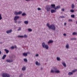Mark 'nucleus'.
<instances>
[{"mask_svg": "<svg viewBox=\"0 0 77 77\" xmlns=\"http://www.w3.org/2000/svg\"><path fill=\"white\" fill-rule=\"evenodd\" d=\"M13 62V58H12L11 60H10V62Z\"/></svg>", "mask_w": 77, "mask_h": 77, "instance_id": "39", "label": "nucleus"}, {"mask_svg": "<svg viewBox=\"0 0 77 77\" xmlns=\"http://www.w3.org/2000/svg\"><path fill=\"white\" fill-rule=\"evenodd\" d=\"M51 6L52 8L55 9V8H56V5L55 4H51Z\"/></svg>", "mask_w": 77, "mask_h": 77, "instance_id": "8", "label": "nucleus"}, {"mask_svg": "<svg viewBox=\"0 0 77 77\" xmlns=\"http://www.w3.org/2000/svg\"><path fill=\"white\" fill-rule=\"evenodd\" d=\"M71 16L72 18H75V15L74 14L71 15Z\"/></svg>", "mask_w": 77, "mask_h": 77, "instance_id": "29", "label": "nucleus"}, {"mask_svg": "<svg viewBox=\"0 0 77 77\" xmlns=\"http://www.w3.org/2000/svg\"><path fill=\"white\" fill-rule=\"evenodd\" d=\"M0 44H2V42H0Z\"/></svg>", "mask_w": 77, "mask_h": 77, "instance_id": "54", "label": "nucleus"}, {"mask_svg": "<svg viewBox=\"0 0 77 77\" xmlns=\"http://www.w3.org/2000/svg\"><path fill=\"white\" fill-rule=\"evenodd\" d=\"M11 48L12 50H14V46H12L11 47Z\"/></svg>", "mask_w": 77, "mask_h": 77, "instance_id": "38", "label": "nucleus"}, {"mask_svg": "<svg viewBox=\"0 0 77 77\" xmlns=\"http://www.w3.org/2000/svg\"><path fill=\"white\" fill-rule=\"evenodd\" d=\"M38 10V11H40V10H41V8H38L37 9Z\"/></svg>", "mask_w": 77, "mask_h": 77, "instance_id": "40", "label": "nucleus"}, {"mask_svg": "<svg viewBox=\"0 0 77 77\" xmlns=\"http://www.w3.org/2000/svg\"><path fill=\"white\" fill-rule=\"evenodd\" d=\"M14 14L15 15H18V12H17V11H15L14 13Z\"/></svg>", "mask_w": 77, "mask_h": 77, "instance_id": "19", "label": "nucleus"}, {"mask_svg": "<svg viewBox=\"0 0 77 77\" xmlns=\"http://www.w3.org/2000/svg\"><path fill=\"white\" fill-rule=\"evenodd\" d=\"M21 21H18V24H20V23H21Z\"/></svg>", "mask_w": 77, "mask_h": 77, "instance_id": "45", "label": "nucleus"}, {"mask_svg": "<svg viewBox=\"0 0 77 77\" xmlns=\"http://www.w3.org/2000/svg\"><path fill=\"white\" fill-rule=\"evenodd\" d=\"M7 33H10V30L7 31L6 32Z\"/></svg>", "mask_w": 77, "mask_h": 77, "instance_id": "31", "label": "nucleus"}, {"mask_svg": "<svg viewBox=\"0 0 77 77\" xmlns=\"http://www.w3.org/2000/svg\"><path fill=\"white\" fill-rule=\"evenodd\" d=\"M42 46L43 48H46L47 50L48 49V46L47 45H46L45 43H42Z\"/></svg>", "mask_w": 77, "mask_h": 77, "instance_id": "2", "label": "nucleus"}, {"mask_svg": "<svg viewBox=\"0 0 77 77\" xmlns=\"http://www.w3.org/2000/svg\"><path fill=\"white\" fill-rule=\"evenodd\" d=\"M64 26H66V23H64Z\"/></svg>", "mask_w": 77, "mask_h": 77, "instance_id": "47", "label": "nucleus"}, {"mask_svg": "<svg viewBox=\"0 0 77 77\" xmlns=\"http://www.w3.org/2000/svg\"><path fill=\"white\" fill-rule=\"evenodd\" d=\"M60 6H57L55 8V10H56L57 9H60Z\"/></svg>", "mask_w": 77, "mask_h": 77, "instance_id": "12", "label": "nucleus"}, {"mask_svg": "<svg viewBox=\"0 0 77 77\" xmlns=\"http://www.w3.org/2000/svg\"><path fill=\"white\" fill-rule=\"evenodd\" d=\"M76 60H77V59H76Z\"/></svg>", "mask_w": 77, "mask_h": 77, "instance_id": "57", "label": "nucleus"}, {"mask_svg": "<svg viewBox=\"0 0 77 77\" xmlns=\"http://www.w3.org/2000/svg\"><path fill=\"white\" fill-rule=\"evenodd\" d=\"M28 30L29 32H32V29H28Z\"/></svg>", "mask_w": 77, "mask_h": 77, "instance_id": "33", "label": "nucleus"}, {"mask_svg": "<svg viewBox=\"0 0 77 77\" xmlns=\"http://www.w3.org/2000/svg\"><path fill=\"white\" fill-rule=\"evenodd\" d=\"M73 74V72H69L68 74L69 75H72Z\"/></svg>", "mask_w": 77, "mask_h": 77, "instance_id": "14", "label": "nucleus"}, {"mask_svg": "<svg viewBox=\"0 0 77 77\" xmlns=\"http://www.w3.org/2000/svg\"><path fill=\"white\" fill-rule=\"evenodd\" d=\"M20 18V17L19 16H16L14 17V20H17V19H18Z\"/></svg>", "mask_w": 77, "mask_h": 77, "instance_id": "7", "label": "nucleus"}, {"mask_svg": "<svg viewBox=\"0 0 77 77\" xmlns=\"http://www.w3.org/2000/svg\"><path fill=\"white\" fill-rule=\"evenodd\" d=\"M6 57V55H4L2 57V59H5V57Z\"/></svg>", "mask_w": 77, "mask_h": 77, "instance_id": "18", "label": "nucleus"}, {"mask_svg": "<svg viewBox=\"0 0 77 77\" xmlns=\"http://www.w3.org/2000/svg\"><path fill=\"white\" fill-rule=\"evenodd\" d=\"M70 12H72V13L73 12H74V10H72V9L71 10H70Z\"/></svg>", "mask_w": 77, "mask_h": 77, "instance_id": "24", "label": "nucleus"}, {"mask_svg": "<svg viewBox=\"0 0 77 77\" xmlns=\"http://www.w3.org/2000/svg\"><path fill=\"white\" fill-rule=\"evenodd\" d=\"M56 11L53 9H52L51 10V12L52 13V14H53V13H55Z\"/></svg>", "mask_w": 77, "mask_h": 77, "instance_id": "9", "label": "nucleus"}, {"mask_svg": "<svg viewBox=\"0 0 77 77\" xmlns=\"http://www.w3.org/2000/svg\"><path fill=\"white\" fill-rule=\"evenodd\" d=\"M24 23L25 24H27L28 23H29V22L27 21H26L24 22Z\"/></svg>", "mask_w": 77, "mask_h": 77, "instance_id": "20", "label": "nucleus"}, {"mask_svg": "<svg viewBox=\"0 0 77 77\" xmlns=\"http://www.w3.org/2000/svg\"><path fill=\"white\" fill-rule=\"evenodd\" d=\"M46 1H48V0H45Z\"/></svg>", "mask_w": 77, "mask_h": 77, "instance_id": "56", "label": "nucleus"}, {"mask_svg": "<svg viewBox=\"0 0 77 77\" xmlns=\"http://www.w3.org/2000/svg\"><path fill=\"white\" fill-rule=\"evenodd\" d=\"M76 1H77V0H76Z\"/></svg>", "mask_w": 77, "mask_h": 77, "instance_id": "58", "label": "nucleus"}, {"mask_svg": "<svg viewBox=\"0 0 77 77\" xmlns=\"http://www.w3.org/2000/svg\"><path fill=\"white\" fill-rule=\"evenodd\" d=\"M18 38H23V37H24V38H27V36L26 35H24V36H17Z\"/></svg>", "mask_w": 77, "mask_h": 77, "instance_id": "6", "label": "nucleus"}, {"mask_svg": "<svg viewBox=\"0 0 77 77\" xmlns=\"http://www.w3.org/2000/svg\"><path fill=\"white\" fill-rule=\"evenodd\" d=\"M24 60L25 62H27V60L26 58L24 59Z\"/></svg>", "mask_w": 77, "mask_h": 77, "instance_id": "35", "label": "nucleus"}, {"mask_svg": "<svg viewBox=\"0 0 77 77\" xmlns=\"http://www.w3.org/2000/svg\"><path fill=\"white\" fill-rule=\"evenodd\" d=\"M76 24H77V21H76Z\"/></svg>", "mask_w": 77, "mask_h": 77, "instance_id": "55", "label": "nucleus"}, {"mask_svg": "<svg viewBox=\"0 0 77 77\" xmlns=\"http://www.w3.org/2000/svg\"><path fill=\"white\" fill-rule=\"evenodd\" d=\"M64 36H66V34H65V33H64L63 34Z\"/></svg>", "mask_w": 77, "mask_h": 77, "instance_id": "46", "label": "nucleus"}, {"mask_svg": "<svg viewBox=\"0 0 77 77\" xmlns=\"http://www.w3.org/2000/svg\"><path fill=\"white\" fill-rule=\"evenodd\" d=\"M55 72V71H54L53 70H51V72L52 73H54V72Z\"/></svg>", "mask_w": 77, "mask_h": 77, "instance_id": "28", "label": "nucleus"}, {"mask_svg": "<svg viewBox=\"0 0 77 77\" xmlns=\"http://www.w3.org/2000/svg\"><path fill=\"white\" fill-rule=\"evenodd\" d=\"M23 74H21L20 75V76H19V77H22V76H23Z\"/></svg>", "mask_w": 77, "mask_h": 77, "instance_id": "42", "label": "nucleus"}, {"mask_svg": "<svg viewBox=\"0 0 77 77\" xmlns=\"http://www.w3.org/2000/svg\"><path fill=\"white\" fill-rule=\"evenodd\" d=\"M62 64L63 65V66H64V67H66V63H65V62H63L62 63Z\"/></svg>", "mask_w": 77, "mask_h": 77, "instance_id": "16", "label": "nucleus"}, {"mask_svg": "<svg viewBox=\"0 0 77 77\" xmlns=\"http://www.w3.org/2000/svg\"><path fill=\"white\" fill-rule=\"evenodd\" d=\"M60 17L61 18H65V16H60Z\"/></svg>", "mask_w": 77, "mask_h": 77, "instance_id": "36", "label": "nucleus"}, {"mask_svg": "<svg viewBox=\"0 0 77 77\" xmlns=\"http://www.w3.org/2000/svg\"><path fill=\"white\" fill-rule=\"evenodd\" d=\"M70 40H76V38H70Z\"/></svg>", "mask_w": 77, "mask_h": 77, "instance_id": "22", "label": "nucleus"}, {"mask_svg": "<svg viewBox=\"0 0 77 77\" xmlns=\"http://www.w3.org/2000/svg\"><path fill=\"white\" fill-rule=\"evenodd\" d=\"M2 76L3 77H10L9 74L6 73L2 74Z\"/></svg>", "mask_w": 77, "mask_h": 77, "instance_id": "4", "label": "nucleus"}, {"mask_svg": "<svg viewBox=\"0 0 77 77\" xmlns=\"http://www.w3.org/2000/svg\"><path fill=\"white\" fill-rule=\"evenodd\" d=\"M36 56H39V54H36Z\"/></svg>", "mask_w": 77, "mask_h": 77, "instance_id": "50", "label": "nucleus"}, {"mask_svg": "<svg viewBox=\"0 0 77 77\" xmlns=\"http://www.w3.org/2000/svg\"><path fill=\"white\" fill-rule=\"evenodd\" d=\"M35 64L36 65H40V63H38V61L35 62Z\"/></svg>", "mask_w": 77, "mask_h": 77, "instance_id": "17", "label": "nucleus"}, {"mask_svg": "<svg viewBox=\"0 0 77 77\" xmlns=\"http://www.w3.org/2000/svg\"><path fill=\"white\" fill-rule=\"evenodd\" d=\"M6 62H9L10 63V60L9 59H7L6 60Z\"/></svg>", "mask_w": 77, "mask_h": 77, "instance_id": "32", "label": "nucleus"}, {"mask_svg": "<svg viewBox=\"0 0 77 77\" xmlns=\"http://www.w3.org/2000/svg\"><path fill=\"white\" fill-rule=\"evenodd\" d=\"M77 33L76 32H74L72 33V35H77Z\"/></svg>", "mask_w": 77, "mask_h": 77, "instance_id": "26", "label": "nucleus"}, {"mask_svg": "<svg viewBox=\"0 0 77 77\" xmlns=\"http://www.w3.org/2000/svg\"><path fill=\"white\" fill-rule=\"evenodd\" d=\"M77 69H75V70H73L72 71V72H75L77 71Z\"/></svg>", "mask_w": 77, "mask_h": 77, "instance_id": "21", "label": "nucleus"}, {"mask_svg": "<svg viewBox=\"0 0 77 77\" xmlns=\"http://www.w3.org/2000/svg\"><path fill=\"white\" fill-rule=\"evenodd\" d=\"M22 16H26V13H23L22 14Z\"/></svg>", "mask_w": 77, "mask_h": 77, "instance_id": "30", "label": "nucleus"}, {"mask_svg": "<svg viewBox=\"0 0 77 77\" xmlns=\"http://www.w3.org/2000/svg\"><path fill=\"white\" fill-rule=\"evenodd\" d=\"M26 1H27V2H28V1H30V0H26Z\"/></svg>", "mask_w": 77, "mask_h": 77, "instance_id": "52", "label": "nucleus"}, {"mask_svg": "<svg viewBox=\"0 0 77 77\" xmlns=\"http://www.w3.org/2000/svg\"><path fill=\"white\" fill-rule=\"evenodd\" d=\"M45 9H46L47 11H50V9H51V6L50 5H47L45 8Z\"/></svg>", "mask_w": 77, "mask_h": 77, "instance_id": "3", "label": "nucleus"}, {"mask_svg": "<svg viewBox=\"0 0 77 77\" xmlns=\"http://www.w3.org/2000/svg\"><path fill=\"white\" fill-rule=\"evenodd\" d=\"M2 15L0 14V20H2Z\"/></svg>", "mask_w": 77, "mask_h": 77, "instance_id": "37", "label": "nucleus"}, {"mask_svg": "<svg viewBox=\"0 0 77 77\" xmlns=\"http://www.w3.org/2000/svg\"><path fill=\"white\" fill-rule=\"evenodd\" d=\"M66 48H69V44H68L67 43L66 45Z\"/></svg>", "mask_w": 77, "mask_h": 77, "instance_id": "15", "label": "nucleus"}, {"mask_svg": "<svg viewBox=\"0 0 77 77\" xmlns=\"http://www.w3.org/2000/svg\"><path fill=\"white\" fill-rule=\"evenodd\" d=\"M22 70H23V71H24V70H26V67H23L22 68Z\"/></svg>", "mask_w": 77, "mask_h": 77, "instance_id": "23", "label": "nucleus"}, {"mask_svg": "<svg viewBox=\"0 0 77 77\" xmlns=\"http://www.w3.org/2000/svg\"><path fill=\"white\" fill-rule=\"evenodd\" d=\"M17 21H15V23H17Z\"/></svg>", "mask_w": 77, "mask_h": 77, "instance_id": "53", "label": "nucleus"}, {"mask_svg": "<svg viewBox=\"0 0 77 77\" xmlns=\"http://www.w3.org/2000/svg\"><path fill=\"white\" fill-rule=\"evenodd\" d=\"M64 11H65V10L63 8L61 9V11H63V12H64Z\"/></svg>", "mask_w": 77, "mask_h": 77, "instance_id": "41", "label": "nucleus"}, {"mask_svg": "<svg viewBox=\"0 0 77 77\" xmlns=\"http://www.w3.org/2000/svg\"><path fill=\"white\" fill-rule=\"evenodd\" d=\"M21 28L20 27H19L18 29V30L19 31V30H21Z\"/></svg>", "mask_w": 77, "mask_h": 77, "instance_id": "44", "label": "nucleus"}, {"mask_svg": "<svg viewBox=\"0 0 77 77\" xmlns=\"http://www.w3.org/2000/svg\"><path fill=\"white\" fill-rule=\"evenodd\" d=\"M53 41L52 40H49L48 42V44H51V43H53Z\"/></svg>", "mask_w": 77, "mask_h": 77, "instance_id": "13", "label": "nucleus"}, {"mask_svg": "<svg viewBox=\"0 0 77 77\" xmlns=\"http://www.w3.org/2000/svg\"><path fill=\"white\" fill-rule=\"evenodd\" d=\"M12 29H10V33H11V32H12Z\"/></svg>", "mask_w": 77, "mask_h": 77, "instance_id": "48", "label": "nucleus"}, {"mask_svg": "<svg viewBox=\"0 0 77 77\" xmlns=\"http://www.w3.org/2000/svg\"><path fill=\"white\" fill-rule=\"evenodd\" d=\"M57 60H60V58L59 57H57Z\"/></svg>", "mask_w": 77, "mask_h": 77, "instance_id": "34", "label": "nucleus"}, {"mask_svg": "<svg viewBox=\"0 0 77 77\" xmlns=\"http://www.w3.org/2000/svg\"><path fill=\"white\" fill-rule=\"evenodd\" d=\"M72 9H73V8H74V5L73 4L72 5Z\"/></svg>", "mask_w": 77, "mask_h": 77, "instance_id": "27", "label": "nucleus"}, {"mask_svg": "<svg viewBox=\"0 0 77 77\" xmlns=\"http://www.w3.org/2000/svg\"><path fill=\"white\" fill-rule=\"evenodd\" d=\"M14 48H17V46H16V45L14 46Z\"/></svg>", "mask_w": 77, "mask_h": 77, "instance_id": "49", "label": "nucleus"}, {"mask_svg": "<svg viewBox=\"0 0 77 77\" xmlns=\"http://www.w3.org/2000/svg\"><path fill=\"white\" fill-rule=\"evenodd\" d=\"M54 69L55 71V73H60V71L59 70H57L56 67H54Z\"/></svg>", "mask_w": 77, "mask_h": 77, "instance_id": "5", "label": "nucleus"}, {"mask_svg": "<svg viewBox=\"0 0 77 77\" xmlns=\"http://www.w3.org/2000/svg\"><path fill=\"white\" fill-rule=\"evenodd\" d=\"M21 14H22V11H20L18 12V15H20Z\"/></svg>", "mask_w": 77, "mask_h": 77, "instance_id": "25", "label": "nucleus"}, {"mask_svg": "<svg viewBox=\"0 0 77 77\" xmlns=\"http://www.w3.org/2000/svg\"><path fill=\"white\" fill-rule=\"evenodd\" d=\"M2 54V52L1 51H0V55Z\"/></svg>", "mask_w": 77, "mask_h": 77, "instance_id": "51", "label": "nucleus"}, {"mask_svg": "<svg viewBox=\"0 0 77 77\" xmlns=\"http://www.w3.org/2000/svg\"><path fill=\"white\" fill-rule=\"evenodd\" d=\"M4 51H5L7 54H8L9 52V51L6 49H5Z\"/></svg>", "mask_w": 77, "mask_h": 77, "instance_id": "10", "label": "nucleus"}, {"mask_svg": "<svg viewBox=\"0 0 77 77\" xmlns=\"http://www.w3.org/2000/svg\"><path fill=\"white\" fill-rule=\"evenodd\" d=\"M23 55L24 56H27V53H24L23 54Z\"/></svg>", "mask_w": 77, "mask_h": 77, "instance_id": "11", "label": "nucleus"}, {"mask_svg": "<svg viewBox=\"0 0 77 77\" xmlns=\"http://www.w3.org/2000/svg\"><path fill=\"white\" fill-rule=\"evenodd\" d=\"M69 21H72V19H69Z\"/></svg>", "mask_w": 77, "mask_h": 77, "instance_id": "43", "label": "nucleus"}, {"mask_svg": "<svg viewBox=\"0 0 77 77\" xmlns=\"http://www.w3.org/2000/svg\"><path fill=\"white\" fill-rule=\"evenodd\" d=\"M47 26L49 28V29H51L53 30H56V26L54 25L51 24L50 25L49 23H47Z\"/></svg>", "mask_w": 77, "mask_h": 77, "instance_id": "1", "label": "nucleus"}]
</instances>
